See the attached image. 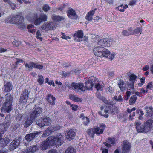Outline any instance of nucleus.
Segmentation results:
<instances>
[{"label": "nucleus", "mask_w": 153, "mask_h": 153, "mask_svg": "<svg viewBox=\"0 0 153 153\" xmlns=\"http://www.w3.org/2000/svg\"><path fill=\"white\" fill-rule=\"evenodd\" d=\"M64 140L63 136L59 134L56 135V137H49L46 140L40 143V148L41 150H45L51 146H59L61 145Z\"/></svg>", "instance_id": "obj_1"}, {"label": "nucleus", "mask_w": 153, "mask_h": 153, "mask_svg": "<svg viewBox=\"0 0 153 153\" xmlns=\"http://www.w3.org/2000/svg\"><path fill=\"white\" fill-rule=\"evenodd\" d=\"M1 109V112L10 113L12 109L13 97L10 94L7 93L5 96Z\"/></svg>", "instance_id": "obj_2"}, {"label": "nucleus", "mask_w": 153, "mask_h": 153, "mask_svg": "<svg viewBox=\"0 0 153 153\" xmlns=\"http://www.w3.org/2000/svg\"><path fill=\"white\" fill-rule=\"evenodd\" d=\"M21 14L19 13L13 16L9 17L7 19V21L10 23L15 24L18 27L22 30L26 28L25 24L23 23L24 18L21 16Z\"/></svg>", "instance_id": "obj_3"}, {"label": "nucleus", "mask_w": 153, "mask_h": 153, "mask_svg": "<svg viewBox=\"0 0 153 153\" xmlns=\"http://www.w3.org/2000/svg\"><path fill=\"white\" fill-rule=\"evenodd\" d=\"M31 19H29V20L32 22H34L36 25H39L42 22L46 21L48 18L47 15L43 13H41L39 17L37 13H34Z\"/></svg>", "instance_id": "obj_4"}, {"label": "nucleus", "mask_w": 153, "mask_h": 153, "mask_svg": "<svg viewBox=\"0 0 153 153\" xmlns=\"http://www.w3.org/2000/svg\"><path fill=\"white\" fill-rule=\"evenodd\" d=\"M105 127V125L103 124H101L99 127H94L92 129H88L87 133L91 137H93L94 134H96L97 135L102 134Z\"/></svg>", "instance_id": "obj_5"}, {"label": "nucleus", "mask_w": 153, "mask_h": 153, "mask_svg": "<svg viewBox=\"0 0 153 153\" xmlns=\"http://www.w3.org/2000/svg\"><path fill=\"white\" fill-rule=\"evenodd\" d=\"M36 124L40 127L49 126L51 123V119L47 116L42 117L36 121Z\"/></svg>", "instance_id": "obj_6"}, {"label": "nucleus", "mask_w": 153, "mask_h": 153, "mask_svg": "<svg viewBox=\"0 0 153 153\" xmlns=\"http://www.w3.org/2000/svg\"><path fill=\"white\" fill-rule=\"evenodd\" d=\"M43 109L42 108L35 106L32 109L30 115L32 118L35 119L40 115Z\"/></svg>", "instance_id": "obj_7"}, {"label": "nucleus", "mask_w": 153, "mask_h": 153, "mask_svg": "<svg viewBox=\"0 0 153 153\" xmlns=\"http://www.w3.org/2000/svg\"><path fill=\"white\" fill-rule=\"evenodd\" d=\"M71 86L73 89L76 92L81 93V91L84 92L85 90V87L82 83H72Z\"/></svg>", "instance_id": "obj_8"}, {"label": "nucleus", "mask_w": 153, "mask_h": 153, "mask_svg": "<svg viewBox=\"0 0 153 153\" xmlns=\"http://www.w3.org/2000/svg\"><path fill=\"white\" fill-rule=\"evenodd\" d=\"M153 126V120L150 119L145 123L143 126V132H147L150 130L151 128Z\"/></svg>", "instance_id": "obj_9"}, {"label": "nucleus", "mask_w": 153, "mask_h": 153, "mask_svg": "<svg viewBox=\"0 0 153 153\" xmlns=\"http://www.w3.org/2000/svg\"><path fill=\"white\" fill-rule=\"evenodd\" d=\"M41 28L43 30L48 31L50 29L54 30L55 26L53 22H48L44 23L41 27Z\"/></svg>", "instance_id": "obj_10"}, {"label": "nucleus", "mask_w": 153, "mask_h": 153, "mask_svg": "<svg viewBox=\"0 0 153 153\" xmlns=\"http://www.w3.org/2000/svg\"><path fill=\"white\" fill-rule=\"evenodd\" d=\"M96 78L94 76L90 77L87 81L85 82V88L88 90L91 89L93 86L94 83L96 82Z\"/></svg>", "instance_id": "obj_11"}, {"label": "nucleus", "mask_w": 153, "mask_h": 153, "mask_svg": "<svg viewBox=\"0 0 153 153\" xmlns=\"http://www.w3.org/2000/svg\"><path fill=\"white\" fill-rule=\"evenodd\" d=\"M28 90L27 89H25L20 97L19 102L21 103L26 102L28 97Z\"/></svg>", "instance_id": "obj_12"}, {"label": "nucleus", "mask_w": 153, "mask_h": 153, "mask_svg": "<svg viewBox=\"0 0 153 153\" xmlns=\"http://www.w3.org/2000/svg\"><path fill=\"white\" fill-rule=\"evenodd\" d=\"M122 152L121 153H128L131 149L130 143L126 140L123 142Z\"/></svg>", "instance_id": "obj_13"}, {"label": "nucleus", "mask_w": 153, "mask_h": 153, "mask_svg": "<svg viewBox=\"0 0 153 153\" xmlns=\"http://www.w3.org/2000/svg\"><path fill=\"white\" fill-rule=\"evenodd\" d=\"M10 124V120H8L3 124H0V133L3 134L7 130Z\"/></svg>", "instance_id": "obj_14"}, {"label": "nucleus", "mask_w": 153, "mask_h": 153, "mask_svg": "<svg viewBox=\"0 0 153 153\" xmlns=\"http://www.w3.org/2000/svg\"><path fill=\"white\" fill-rule=\"evenodd\" d=\"M20 142V139L18 138V139H15L10 144L9 149L13 150L19 145Z\"/></svg>", "instance_id": "obj_15"}, {"label": "nucleus", "mask_w": 153, "mask_h": 153, "mask_svg": "<svg viewBox=\"0 0 153 153\" xmlns=\"http://www.w3.org/2000/svg\"><path fill=\"white\" fill-rule=\"evenodd\" d=\"M104 48L102 47H96L93 49V52L95 55L99 57H102V51Z\"/></svg>", "instance_id": "obj_16"}, {"label": "nucleus", "mask_w": 153, "mask_h": 153, "mask_svg": "<svg viewBox=\"0 0 153 153\" xmlns=\"http://www.w3.org/2000/svg\"><path fill=\"white\" fill-rule=\"evenodd\" d=\"M76 135L75 131L74 129H71L67 133L66 135V139L70 141L74 138Z\"/></svg>", "instance_id": "obj_17"}, {"label": "nucleus", "mask_w": 153, "mask_h": 153, "mask_svg": "<svg viewBox=\"0 0 153 153\" xmlns=\"http://www.w3.org/2000/svg\"><path fill=\"white\" fill-rule=\"evenodd\" d=\"M68 16L72 19H76L77 17V15L75 11L73 9H69L67 12Z\"/></svg>", "instance_id": "obj_18"}, {"label": "nucleus", "mask_w": 153, "mask_h": 153, "mask_svg": "<svg viewBox=\"0 0 153 153\" xmlns=\"http://www.w3.org/2000/svg\"><path fill=\"white\" fill-rule=\"evenodd\" d=\"M34 120L35 119H34L32 118L30 115V118L28 117L25 118L24 120L25 122L24 124V127L25 128H27L28 127L33 123Z\"/></svg>", "instance_id": "obj_19"}, {"label": "nucleus", "mask_w": 153, "mask_h": 153, "mask_svg": "<svg viewBox=\"0 0 153 153\" xmlns=\"http://www.w3.org/2000/svg\"><path fill=\"white\" fill-rule=\"evenodd\" d=\"M83 36L82 31V30L78 31L76 33H75L74 35V39L76 41H80V38H82Z\"/></svg>", "instance_id": "obj_20"}, {"label": "nucleus", "mask_w": 153, "mask_h": 153, "mask_svg": "<svg viewBox=\"0 0 153 153\" xmlns=\"http://www.w3.org/2000/svg\"><path fill=\"white\" fill-rule=\"evenodd\" d=\"M96 82L94 83L95 84V88L98 91H100L102 90L104 85L103 82L100 81H97Z\"/></svg>", "instance_id": "obj_21"}, {"label": "nucleus", "mask_w": 153, "mask_h": 153, "mask_svg": "<svg viewBox=\"0 0 153 153\" xmlns=\"http://www.w3.org/2000/svg\"><path fill=\"white\" fill-rule=\"evenodd\" d=\"M115 140L114 138H108L107 142H105L104 144L108 147H110L111 146L114 145L115 143Z\"/></svg>", "instance_id": "obj_22"}, {"label": "nucleus", "mask_w": 153, "mask_h": 153, "mask_svg": "<svg viewBox=\"0 0 153 153\" xmlns=\"http://www.w3.org/2000/svg\"><path fill=\"white\" fill-rule=\"evenodd\" d=\"M12 85L10 82L5 84L3 88V91L5 92H10L12 89Z\"/></svg>", "instance_id": "obj_23"}, {"label": "nucleus", "mask_w": 153, "mask_h": 153, "mask_svg": "<svg viewBox=\"0 0 153 153\" xmlns=\"http://www.w3.org/2000/svg\"><path fill=\"white\" fill-rule=\"evenodd\" d=\"M38 133H33L26 135L25 137V138L28 142H30L34 138L39 134Z\"/></svg>", "instance_id": "obj_24"}, {"label": "nucleus", "mask_w": 153, "mask_h": 153, "mask_svg": "<svg viewBox=\"0 0 153 153\" xmlns=\"http://www.w3.org/2000/svg\"><path fill=\"white\" fill-rule=\"evenodd\" d=\"M46 99L51 105H53L55 104L54 101L55 100V98L51 94H48L46 97Z\"/></svg>", "instance_id": "obj_25"}, {"label": "nucleus", "mask_w": 153, "mask_h": 153, "mask_svg": "<svg viewBox=\"0 0 153 153\" xmlns=\"http://www.w3.org/2000/svg\"><path fill=\"white\" fill-rule=\"evenodd\" d=\"M38 149V147L36 145L31 146L27 148L26 151L27 153H33L37 150Z\"/></svg>", "instance_id": "obj_26"}, {"label": "nucleus", "mask_w": 153, "mask_h": 153, "mask_svg": "<svg viewBox=\"0 0 153 153\" xmlns=\"http://www.w3.org/2000/svg\"><path fill=\"white\" fill-rule=\"evenodd\" d=\"M96 10V9H95L88 12L86 16V19L89 21L93 19L92 17L94 14Z\"/></svg>", "instance_id": "obj_27"}, {"label": "nucleus", "mask_w": 153, "mask_h": 153, "mask_svg": "<svg viewBox=\"0 0 153 153\" xmlns=\"http://www.w3.org/2000/svg\"><path fill=\"white\" fill-rule=\"evenodd\" d=\"M54 132V130L52 127H48L46 130L45 131L42 135V137H45L49 135L51 133Z\"/></svg>", "instance_id": "obj_28"}, {"label": "nucleus", "mask_w": 153, "mask_h": 153, "mask_svg": "<svg viewBox=\"0 0 153 153\" xmlns=\"http://www.w3.org/2000/svg\"><path fill=\"white\" fill-rule=\"evenodd\" d=\"M107 41H108V39L106 38L101 39L98 41V44L101 46L107 47V42H108Z\"/></svg>", "instance_id": "obj_29"}, {"label": "nucleus", "mask_w": 153, "mask_h": 153, "mask_svg": "<svg viewBox=\"0 0 153 153\" xmlns=\"http://www.w3.org/2000/svg\"><path fill=\"white\" fill-rule=\"evenodd\" d=\"M132 27H129L128 30H123L122 32V34L123 35L125 36H128L131 35H133L132 33Z\"/></svg>", "instance_id": "obj_30"}, {"label": "nucleus", "mask_w": 153, "mask_h": 153, "mask_svg": "<svg viewBox=\"0 0 153 153\" xmlns=\"http://www.w3.org/2000/svg\"><path fill=\"white\" fill-rule=\"evenodd\" d=\"M118 85L121 91H123L126 88V84L122 80H120L119 81Z\"/></svg>", "instance_id": "obj_31"}, {"label": "nucleus", "mask_w": 153, "mask_h": 153, "mask_svg": "<svg viewBox=\"0 0 153 153\" xmlns=\"http://www.w3.org/2000/svg\"><path fill=\"white\" fill-rule=\"evenodd\" d=\"M136 128L137 131L139 132H143V126L141 123L139 122H136Z\"/></svg>", "instance_id": "obj_32"}, {"label": "nucleus", "mask_w": 153, "mask_h": 153, "mask_svg": "<svg viewBox=\"0 0 153 153\" xmlns=\"http://www.w3.org/2000/svg\"><path fill=\"white\" fill-rule=\"evenodd\" d=\"M70 99L76 102H81L82 99L78 97L77 96L71 94L69 96Z\"/></svg>", "instance_id": "obj_33"}, {"label": "nucleus", "mask_w": 153, "mask_h": 153, "mask_svg": "<svg viewBox=\"0 0 153 153\" xmlns=\"http://www.w3.org/2000/svg\"><path fill=\"white\" fill-rule=\"evenodd\" d=\"M52 19L56 22H59L64 19L63 17L56 15H53L52 16Z\"/></svg>", "instance_id": "obj_34"}, {"label": "nucleus", "mask_w": 153, "mask_h": 153, "mask_svg": "<svg viewBox=\"0 0 153 153\" xmlns=\"http://www.w3.org/2000/svg\"><path fill=\"white\" fill-rule=\"evenodd\" d=\"M10 141V139L7 137L2 138L0 140V142L3 146H4L7 145L9 143Z\"/></svg>", "instance_id": "obj_35"}, {"label": "nucleus", "mask_w": 153, "mask_h": 153, "mask_svg": "<svg viewBox=\"0 0 153 153\" xmlns=\"http://www.w3.org/2000/svg\"><path fill=\"white\" fill-rule=\"evenodd\" d=\"M143 30V28L142 27H139L135 28L133 31H132L133 35L134 34H138L139 33H141Z\"/></svg>", "instance_id": "obj_36"}, {"label": "nucleus", "mask_w": 153, "mask_h": 153, "mask_svg": "<svg viewBox=\"0 0 153 153\" xmlns=\"http://www.w3.org/2000/svg\"><path fill=\"white\" fill-rule=\"evenodd\" d=\"M145 109L146 110L147 116L152 114L153 113V108L152 107H148L146 106L145 107Z\"/></svg>", "instance_id": "obj_37"}, {"label": "nucleus", "mask_w": 153, "mask_h": 153, "mask_svg": "<svg viewBox=\"0 0 153 153\" xmlns=\"http://www.w3.org/2000/svg\"><path fill=\"white\" fill-rule=\"evenodd\" d=\"M35 65V63L30 62L28 63H26L25 65V66L26 68H28V69L29 70H31L33 69V68H34V65Z\"/></svg>", "instance_id": "obj_38"}, {"label": "nucleus", "mask_w": 153, "mask_h": 153, "mask_svg": "<svg viewBox=\"0 0 153 153\" xmlns=\"http://www.w3.org/2000/svg\"><path fill=\"white\" fill-rule=\"evenodd\" d=\"M137 99V96L136 95H133L131 96L129 100L130 104L131 105L134 104L135 102Z\"/></svg>", "instance_id": "obj_39"}, {"label": "nucleus", "mask_w": 153, "mask_h": 153, "mask_svg": "<svg viewBox=\"0 0 153 153\" xmlns=\"http://www.w3.org/2000/svg\"><path fill=\"white\" fill-rule=\"evenodd\" d=\"M102 57H108L110 54V52L107 49L104 48V49L102 51Z\"/></svg>", "instance_id": "obj_40"}, {"label": "nucleus", "mask_w": 153, "mask_h": 153, "mask_svg": "<svg viewBox=\"0 0 153 153\" xmlns=\"http://www.w3.org/2000/svg\"><path fill=\"white\" fill-rule=\"evenodd\" d=\"M65 153H76V150L72 147L68 148L65 150Z\"/></svg>", "instance_id": "obj_41"}, {"label": "nucleus", "mask_w": 153, "mask_h": 153, "mask_svg": "<svg viewBox=\"0 0 153 153\" xmlns=\"http://www.w3.org/2000/svg\"><path fill=\"white\" fill-rule=\"evenodd\" d=\"M109 113L112 115L117 114V108L112 106L111 108L110 109Z\"/></svg>", "instance_id": "obj_42"}, {"label": "nucleus", "mask_w": 153, "mask_h": 153, "mask_svg": "<svg viewBox=\"0 0 153 153\" xmlns=\"http://www.w3.org/2000/svg\"><path fill=\"white\" fill-rule=\"evenodd\" d=\"M107 42V47L110 46L112 45H114L116 43V41L114 40L113 39H108V41Z\"/></svg>", "instance_id": "obj_43"}, {"label": "nucleus", "mask_w": 153, "mask_h": 153, "mask_svg": "<svg viewBox=\"0 0 153 153\" xmlns=\"http://www.w3.org/2000/svg\"><path fill=\"white\" fill-rule=\"evenodd\" d=\"M137 76L135 75L131 74L129 76V80L131 82L134 83V82L136 81V79Z\"/></svg>", "instance_id": "obj_44"}, {"label": "nucleus", "mask_w": 153, "mask_h": 153, "mask_svg": "<svg viewBox=\"0 0 153 153\" xmlns=\"http://www.w3.org/2000/svg\"><path fill=\"white\" fill-rule=\"evenodd\" d=\"M37 81L40 85H41L43 84L44 81V79L43 76L41 75H39Z\"/></svg>", "instance_id": "obj_45"}, {"label": "nucleus", "mask_w": 153, "mask_h": 153, "mask_svg": "<svg viewBox=\"0 0 153 153\" xmlns=\"http://www.w3.org/2000/svg\"><path fill=\"white\" fill-rule=\"evenodd\" d=\"M114 98L115 100L117 101L122 102L123 100L120 95H119L118 97L115 96L114 97Z\"/></svg>", "instance_id": "obj_46"}, {"label": "nucleus", "mask_w": 153, "mask_h": 153, "mask_svg": "<svg viewBox=\"0 0 153 153\" xmlns=\"http://www.w3.org/2000/svg\"><path fill=\"white\" fill-rule=\"evenodd\" d=\"M34 68H35L38 69L39 70H41L43 68V65L38 64L35 63Z\"/></svg>", "instance_id": "obj_47"}, {"label": "nucleus", "mask_w": 153, "mask_h": 153, "mask_svg": "<svg viewBox=\"0 0 153 153\" xmlns=\"http://www.w3.org/2000/svg\"><path fill=\"white\" fill-rule=\"evenodd\" d=\"M123 5H121L118 7H116V10H119V11L120 12H123L125 10H124V8H123Z\"/></svg>", "instance_id": "obj_48"}, {"label": "nucleus", "mask_w": 153, "mask_h": 153, "mask_svg": "<svg viewBox=\"0 0 153 153\" xmlns=\"http://www.w3.org/2000/svg\"><path fill=\"white\" fill-rule=\"evenodd\" d=\"M83 123L85 125H87L89 122V120L87 117H84L83 118Z\"/></svg>", "instance_id": "obj_49"}, {"label": "nucleus", "mask_w": 153, "mask_h": 153, "mask_svg": "<svg viewBox=\"0 0 153 153\" xmlns=\"http://www.w3.org/2000/svg\"><path fill=\"white\" fill-rule=\"evenodd\" d=\"M70 74V72H66L65 71H62L61 74L62 75V76L66 77H67L68 76H69Z\"/></svg>", "instance_id": "obj_50"}, {"label": "nucleus", "mask_w": 153, "mask_h": 153, "mask_svg": "<svg viewBox=\"0 0 153 153\" xmlns=\"http://www.w3.org/2000/svg\"><path fill=\"white\" fill-rule=\"evenodd\" d=\"M42 9L44 11L47 12L50 10V7L48 5L45 4L43 6Z\"/></svg>", "instance_id": "obj_51"}, {"label": "nucleus", "mask_w": 153, "mask_h": 153, "mask_svg": "<svg viewBox=\"0 0 153 153\" xmlns=\"http://www.w3.org/2000/svg\"><path fill=\"white\" fill-rule=\"evenodd\" d=\"M70 106L72 110L74 111H76L78 107L77 105L73 104L71 105Z\"/></svg>", "instance_id": "obj_52"}, {"label": "nucleus", "mask_w": 153, "mask_h": 153, "mask_svg": "<svg viewBox=\"0 0 153 153\" xmlns=\"http://www.w3.org/2000/svg\"><path fill=\"white\" fill-rule=\"evenodd\" d=\"M61 34L62 35V38L64 39H71L70 37L66 36L64 33L62 32L61 33Z\"/></svg>", "instance_id": "obj_53"}, {"label": "nucleus", "mask_w": 153, "mask_h": 153, "mask_svg": "<svg viewBox=\"0 0 153 153\" xmlns=\"http://www.w3.org/2000/svg\"><path fill=\"white\" fill-rule=\"evenodd\" d=\"M9 5L13 10H15L16 8L15 4L12 3V2H10Z\"/></svg>", "instance_id": "obj_54"}, {"label": "nucleus", "mask_w": 153, "mask_h": 153, "mask_svg": "<svg viewBox=\"0 0 153 153\" xmlns=\"http://www.w3.org/2000/svg\"><path fill=\"white\" fill-rule=\"evenodd\" d=\"M136 113L139 114H141V115H144V113L142 111V110L140 109H138L136 110Z\"/></svg>", "instance_id": "obj_55"}, {"label": "nucleus", "mask_w": 153, "mask_h": 153, "mask_svg": "<svg viewBox=\"0 0 153 153\" xmlns=\"http://www.w3.org/2000/svg\"><path fill=\"white\" fill-rule=\"evenodd\" d=\"M152 82H150L149 83L147 86V88L149 89H151L152 88Z\"/></svg>", "instance_id": "obj_56"}, {"label": "nucleus", "mask_w": 153, "mask_h": 153, "mask_svg": "<svg viewBox=\"0 0 153 153\" xmlns=\"http://www.w3.org/2000/svg\"><path fill=\"white\" fill-rule=\"evenodd\" d=\"M16 59V65H18L19 63H21L23 62V60L21 59L17 58Z\"/></svg>", "instance_id": "obj_57"}, {"label": "nucleus", "mask_w": 153, "mask_h": 153, "mask_svg": "<svg viewBox=\"0 0 153 153\" xmlns=\"http://www.w3.org/2000/svg\"><path fill=\"white\" fill-rule=\"evenodd\" d=\"M137 0H132L131 1L129 4V5H134L136 4Z\"/></svg>", "instance_id": "obj_58"}, {"label": "nucleus", "mask_w": 153, "mask_h": 153, "mask_svg": "<svg viewBox=\"0 0 153 153\" xmlns=\"http://www.w3.org/2000/svg\"><path fill=\"white\" fill-rule=\"evenodd\" d=\"M100 36L98 35L96 36L94 38V41L95 42H97L98 40H99L100 38Z\"/></svg>", "instance_id": "obj_59"}, {"label": "nucleus", "mask_w": 153, "mask_h": 153, "mask_svg": "<svg viewBox=\"0 0 153 153\" xmlns=\"http://www.w3.org/2000/svg\"><path fill=\"white\" fill-rule=\"evenodd\" d=\"M108 90L110 93H112L114 92V89L111 87H109L108 88Z\"/></svg>", "instance_id": "obj_60"}, {"label": "nucleus", "mask_w": 153, "mask_h": 153, "mask_svg": "<svg viewBox=\"0 0 153 153\" xmlns=\"http://www.w3.org/2000/svg\"><path fill=\"white\" fill-rule=\"evenodd\" d=\"M149 68L148 65H146L145 67H144L143 68V70L144 71H146L149 69Z\"/></svg>", "instance_id": "obj_61"}, {"label": "nucleus", "mask_w": 153, "mask_h": 153, "mask_svg": "<svg viewBox=\"0 0 153 153\" xmlns=\"http://www.w3.org/2000/svg\"><path fill=\"white\" fill-rule=\"evenodd\" d=\"M113 0H101V1H105L109 4H112L113 2Z\"/></svg>", "instance_id": "obj_62"}, {"label": "nucleus", "mask_w": 153, "mask_h": 153, "mask_svg": "<svg viewBox=\"0 0 153 153\" xmlns=\"http://www.w3.org/2000/svg\"><path fill=\"white\" fill-rule=\"evenodd\" d=\"M13 44L14 45H15L16 46H18L19 45V43L16 40L13 41Z\"/></svg>", "instance_id": "obj_63"}, {"label": "nucleus", "mask_w": 153, "mask_h": 153, "mask_svg": "<svg viewBox=\"0 0 153 153\" xmlns=\"http://www.w3.org/2000/svg\"><path fill=\"white\" fill-rule=\"evenodd\" d=\"M47 153H56V151L54 149H52L49 151Z\"/></svg>", "instance_id": "obj_64"}]
</instances>
